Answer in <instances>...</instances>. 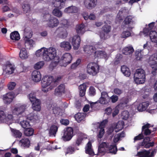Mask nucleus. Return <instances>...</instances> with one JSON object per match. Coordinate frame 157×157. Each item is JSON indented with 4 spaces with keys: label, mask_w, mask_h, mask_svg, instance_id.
<instances>
[{
    "label": "nucleus",
    "mask_w": 157,
    "mask_h": 157,
    "mask_svg": "<svg viewBox=\"0 0 157 157\" xmlns=\"http://www.w3.org/2000/svg\"><path fill=\"white\" fill-rule=\"evenodd\" d=\"M60 25L61 26L60 28H63L64 27H67L68 25V22L67 20L63 19L60 21Z\"/></svg>",
    "instance_id": "obj_55"
},
{
    "label": "nucleus",
    "mask_w": 157,
    "mask_h": 157,
    "mask_svg": "<svg viewBox=\"0 0 157 157\" xmlns=\"http://www.w3.org/2000/svg\"><path fill=\"white\" fill-rule=\"evenodd\" d=\"M108 122V120L107 119L103 120L100 123H98L99 125L98 128L100 129L99 130V133L97 135L98 139V140L99 139H101L102 138L104 134L105 131L104 128L105 127V124L107 123Z\"/></svg>",
    "instance_id": "obj_7"
},
{
    "label": "nucleus",
    "mask_w": 157,
    "mask_h": 157,
    "mask_svg": "<svg viewBox=\"0 0 157 157\" xmlns=\"http://www.w3.org/2000/svg\"><path fill=\"white\" fill-rule=\"evenodd\" d=\"M32 78L34 82H39L41 79V75L40 72L36 70L34 71L32 73Z\"/></svg>",
    "instance_id": "obj_18"
},
{
    "label": "nucleus",
    "mask_w": 157,
    "mask_h": 157,
    "mask_svg": "<svg viewBox=\"0 0 157 157\" xmlns=\"http://www.w3.org/2000/svg\"><path fill=\"white\" fill-rule=\"evenodd\" d=\"M64 11L65 13H76L78 10L76 7L75 6H71L66 8Z\"/></svg>",
    "instance_id": "obj_36"
},
{
    "label": "nucleus",
    "mask_w": 157,
    "mask_h": 157,
    "mask_svg": "<svg viewBox=\"0 0 157 157\" xmlns=\"http://www.w3.org/2000/svg\"><path fill=\"white\" fill-rule=\"evenodd\" d=\"M47 79V76H45L43 77L41 80V86L43 88L42 89V91L46 92L48 91V90L47 89L46 90L44 89L45 88L47 87L48 86L50 85L51 83L52 82V77H51V80H48V81H44V80H46Z\"/></svg>",
    "instance_id": "obj_13"
},
{
    "label": "nucleus",
    "mask_w": 157,
    "mask_h": 157,
    "mask_svg": "<svg viewBox=\"0 0 157 157\" xmlns=\"http://www.w3.org/2000/svg\"><path fill=\"white\" fill-rule=\"evenodd\" d=\"M108 145L105 142H102L98 147V151L99 153H103L107 152Z\"/></svg>",
    "instance_id": "obj_21"
},
{
    "label": "nucleus",
    "mask_w": 157,
    "mask_h": 157,
    "mask_svg": "<svg viewBox=\"0 0 157 157\" xmlns=\"http://www.w3.org/2000/svg\"><path fill=\"white\" fill-rule=\"evenodd\" d=\"M117 151V149L115 144L111 145L109 147V153H111L113 155H115Z\"/></svg>",
    "instance_id": "obj_40"
},
{
    "label": "nucleus",
    "mask_w": 157,
    "mask_h": 157,
    "mask_svg": "<svg viewBox=\"0 0 157 157\" xmlns=\"http://www.w3.org/2000/svg\"><path fill=\"white\" fill-rule=\"evenodd\" d=\"M6 114L2 110H0V121L4 122L5 121Z\"/></svg>",
    "instance_id": "obj_56"
},
{
    "label": "nucleus",
    "mask_w": 157,
    "mask_h": 157,
    "mask_svg": "<svg viewBox=\"0 0 157 157\" xmlns=\"http://www.w3.org/2000/svg\"><path fill=\"white\" fill-rule=\"evenodd\" d=\"M58 127L55 125H51L50 128L49 134L50 136H55L58 131Z\"/></svg>",
    "instance_id": "obj_29"
},
{
    "label": "nucleus",
    "mask_w": 157,
    "mask_h": 157,
    "mask_svg": "<svg viewBox=\"0 0 157 157\" xmlns=\"http://www.w3.org/2000/svg\"><path fill=\"white\" fill-rule=\"evenodd\" d=\"M60 46L61 48H63L66 51H69L71 48L70 43L68 41H64L61 42Z\"/></svg>",
    "instance_id": "obj_31"
},
{
    "label": "nucleus",
    "mask_w": 157,
    "mask_h": 157,
    "mask_svg": "<svg viewBox=\"0 0 157 157\" xmlns=\"http://www.w3.org/2000/svg\"><path fill=\"white\" fill-rule=\"evenodd\" d=\"M53 14L57 17H60L62 15V12L57 9H54L52 11Z\"/></svg>",
    "instance_id": "obj_49"
},
{
    "label": "nucleus",
    "mask_w": 157,
    "mask_h": 157,
    "mask_svg": "<svg viewBox=\"0 0 157 157\" xmlns=\"http://www.w3.org/2000/svg\"><path fill=\"white\" fill-rule=\"evenodd\" d=\"M3 70L7 74L10 75L12 74L14 71V68L13 66L11 63L10 62L7 61L4 64L3 67Z\"/></svg>",
    "instance_id": "obj_11"
},
{
    "label": "nucleus",
    "mask_w": 157,
    "mask_h": 157,
    "mask_svg": "<svg viewBox=\"0 0 157 157\" xmlns=\"http://www.w3.org/2000/svg\"><path fill=\"white\" fill-rule=\"evenodd\" d=\"M20 143L21 144V146L25 148H28L30 145V142L29 139L23 138L20 141Z\"/></svg>",
    "instance_id": "obj_35"
},
{
    "label": "nucleus",
    "mask_w": 157,
    "mask_h": 157,
    "mask_svg": "<svg viewBox=\"0 0 157 157\" xmlns=\"http://www.w3.org/2000/svg\"><path fill=\"white\" fill-rule=\"evenodd\" d=\"M53 59H54V62L49 65L50 69H53L58 63H59L60 66H61L66 67L71 63L72 56L69 53H66L63 55L60 59L56 55Z\"/></svg>",
    "instance_id": "obj_2"
},
{
    "label": "nucleus",
    "mask_w": 157,
    "mask_h": 157,
    "mask_svg": "<svg viewBox=\"0 0 157 157\" xmlns=\"http://www.w3.org/2000/svg\"><path fill=\"white\" fill-rule=\"evenodd\" d=\"M16 85V84L15 82H10L8 85V89L10 90H13Z\"/></svg>",
    "instance_id": "obj_61"
},
{
    "label": "nucleus",
    "mask_w": 157,
    "mask_h": 157,
    "mask_svg": "<svg viewBox=\"0 0 157 157\" xmlns=\"http://www.w3.org/2000/svg\"><path fill=\"white\" fill-rule=\"evenodd\" d=\"M65 86L64 84H60L55 90V94L57 96H61L65 93Z\"/></svg>",
    "instance_id": "obj_17"
},
{
    "label": "nucleus",
    "mask_w": 157,
    "mask_h": 157,
    "mask_svg": "<svg viewBox=\"0 0 157 157\" xmlns=\"http://www.w3.org/2000/svg\"><path fill=\"white\" fill-rule=\"evenodd\" d=\"M149 105L148 101L143 102L140 103L137 106V109L139 111L142 112L146 109Z\"/></svg>",
    "instance_id": "obj_25"
},
{
    "label": "nucleus",
    "mask_w": 157,
    "mask_h": 157,
    "mask_svg": "<svg viewBox=\"0 0 157 157\" xmlns=\"http://www.w3.org/2000/svg\"><path fill=\"white\" fill-rule=\"evenodd\" d=\"M121 70L123 74L126 76L128 77L131 75V71L125 65L121 67Z\"/></svg>",
    "instance_id": "obj_30"
},
{
    "label": "nucleus",
    "mask_w": 157,
    "mask_h": 157,
    "mask_svg": "<svg viewBox=\"0 0 157 157\" xmlns=\"http://www.w3.org/2000/svg\"><path fill=\"white\" fill-rule=\"evenodd\" d=\"M14 94L13 92H11L7 93L4 95L3 99L7 104H10L13 100Z\"/></svg>",
    "instance_id": "obj_19"
},
{
    "label": "nucleus",
    "mask_w": 157,
    "mask_h": 157,
    "mask_svg": "<svg viewBox=\"0 0 157 157\" xmlns=\"http://www.w3.org/2000/svg\"><path fill=\"white\" fill-rule=\"evenodd\" d=\"M84 51L86 53L91 54L92 53H94L95 49L93 46H87L84 48Z\"/></svg>",
    "instance_id": "obj_42"
},
{
    "label": "nucleus",
    "mask_w": 157,
    "mask_h": 157,
    "mask_svg": "<svg viewBox=\"0 0 157 157\" xmlns=\"http://www.w3.org/2000/svg\"><path fill=\"white\" fill-rule=\"evenodd\" d=\"M92 144L90 141H89L85 147V152L86 154H89L92 156L95 155L94 152L92 149Z\"/></svg>",
    "instance_id": "obj_24"
},
{
    "label": "nucleus",
    "mask_w": 157,
    "mask_h": 157,
    "mask_svg": "<svg viewBox=\"0 0 157 157\" xmlns=\"http://www.w3.org/2000/svg\"><path fill=\"white\" fill-rule=\"evenodd\" d=\"M87 138V135L86 134L77 136L75 142V145L78 146H79L82 143L83 140Z\"/></svg>",
    "instance_id": "obj_22"
},
{
    "label": "nucleus",
    "mask_w": 157,
    "mask_h": 157,
    "mask_svg": "<svg viewBox=\"0 0 157 157\" xmlns=\"http://www.w3.org/2000/svg\"><path fill=\"white\" fill-rule=\"evenodd\" d=\"M131 36L130 32L128 30L124 31L121 34V37L122 38H126Z\"/></svg>",
    "instance_id": "obj_53"
},
{
    "label": "nucleus",
    "mask_w": 157,
    "mask_h": 157,
    "mask_svg": "<svg viewBox=\"0 0 157 157\" xmlns=\"http://www.w3.org/2000/svg\"><path fill=\"white\" fill-rule=\"evenodd\" d=\"M145 72L143 69H137L134 74V81L137 84H143L145 82Z\"/></svg>",
    "instance_id": "obj_3"
},
{
    "label": "nucleus",
    "mask_w": 157,
    "mask_h": 157,
    "mask_svg": "<svg viewBox=\"0 0 157 157\" xmlns=\"http://www.w3.org/2000/svg\"><path fill=\"white\" fill-rule=\"evenodd\" d=\"M136 59L137 60H141L143 58V55L142 54L141 51H136L135 52Z\"/></svg>",
    "instance_id": "obj_52"
},
{
    "label": "nucleus",
    "mask_w": 157,
    "mask_h": 157,
    "mask_svg": "<svg viewBox=\"0 0 157 157\" xmlns=\"http://www.w3.org/2000/svg\"><path fill=\"white\" fill-rule=\"evenodd\" d=\"M19 56L22 59H25L28 58V55L26 49L25 48H22L20 50Z\"/></svg>",
    "instance_id": "obj_32"
},
{
    "label": "nucleus",
    "mask_w": 157,
    "mask_h": 157,
    "mask_svg": "<svg viewBox=\"0 0 157 157\" xmlns=\"http://www.w3.org/2000/svg\"><path fill=\"white\" fill-rule=\"evenodd\" d=\"M112 103H115L118 99V97L116 95H113L110 98Z\"/></svg>",
    "instance_id": "obj_64"
},
{
    "label": "nucleus",
    "mask_w": 157,
    "mask_h": 157,
    "mask_svg": "<svg viewBox=\"0 0 157 157\" xmlns=\"http://www.w3.org/2000/svg\"><path fill=\"white\" fill-rule=\"evenodd\" d=\"M22 7L24 13H28L30 11V6L27 2L24 1L22 5Z\"/></svg>",
    "instance_id": "obj_38"
},
{
    "label": "nucleus",
    "mask_w": 157,
    "mask_h": 157,
    "mask_svg": "<svg viewBox=\"0 0 157 157\" xmlns=\"http://www.w3.org/2000/svg\"><path fill=\"white\" fill-rule=\"evenodd\" d=\"M28 97L32 103V107L33 109L35 111H39L40 110V100L36 98V93L32 92L30 94Z\"/></svg>",
    "instance_id": "obj_4"
},
{
    "label": "nucleus",
    "mask_w": 157,
    "mask_h": 157,
    "mask_svg": "<svg viewBox=\"0 0 157 157\" xmlns=\"http://www.w3.org/2000/svg\"><path fill=\"white\" fill-rule=\"evenodd\" d=\"M86 116V114L84 113H78L75 115V117L78 122H80L85 118Z\"/></svg>",
    "instance_id": "obj_37"
},
{
    "label": "nucleus",
    "mask_w": 157,
    "mask_h": 157,
    "mask_svg": "<svg viewBox=\"0 0 157 157\" xmlns=\"http://www.w3.org/2000/svg\"><path fill=\"white\" fill-rule=\"evenodd\" d=\"M134 50L133 47L131 46L126 47L122 50L123 53L125 55L131 54L134 52Z\"/></svg>",
    "instance_id": "obj_27"
},
{
    "label": "nucleus",
    "mask_w": 157,
    "mask_h": 157,
    "mask_svg": "<svg viewBox=\"0 0 157 157\" xmlns=\"http://www.w3.org/2000/svg\"><path fill=\"white\" fill-rule=\"evenodd\" d=\"M149 61L157 63V53H155L151 56L149 58Z\"/></svg>",
    "instance_id": "obj_54"
},
{
    "label": "nucleus",
    "mask_w": 157,
    "mask_h": 157,
    "mask_svg": "<svg viewBox=\"0 0 157 157\" xmlns=\"http://www.w3.org/2000/svg\"><path fill=\"white\" fill-rule=\"evenodd\" d=\"M13 118V116L12 114H8L6 116V114L5 118V121L4 122H5L7 124H10L12 123V121Z\"/></svg>",
    "instance_id": "obj_45"
},
{
    "label": "nucleus",
    "mask_w": 157,
    "mask_h": 157,
    "mask_svg": "<svg viewBox=\"0 0 157 157\" xmlns=\"http://www.w3.org/2000/svg\"><path fill=\"white\" fill-rule=\"evenodd\" d=\"M99 65L97 63L90 62L87 66L86 71L90 75L95 76L99 72Z\"/></svg>",
    "instance_id": "obj_5"
},
{
    "label": "nucleus",
    "mask_w": 157,
    "mask_h": 157,
    "mask_svg": "<svg viewBox=\"0 0 157 157\" xmlns=\"http://www.w3.org/2000/svg\"><path fill=\"white\" fill-rule=\"evenodd\" d=\"M108 97L107 93L103 91L101 93V96L97 101V103L102 105H106L108 103L107 98Z\"/></svg>",
    "instance_id": "obj_16"
},
{
    "label": "nucleus",
    "mask_w": 157,
    "mask_h": 157,
    "mask_svg": "<svg viewBox=\"0 0 157 157\" xmlns=\"http://www.w3.org/2000/svg\"><path fill=\"white\" fill-rule=\"evenodd\" d=\"M114 93L117 95H120L123 93V90L118 88H116L114 89Z\"/></svg>",
    "instance_id": "obj_63"
},
{
    "label": "nucleus",
    "mask_w": 157,
    "mask_h": 157,
    "mask_svg": "<svg viewBox=\"0 0 157 157\" xmlns=\"http://www.w3.org/2000/svg\"><path fill=\"white\" fill-rule=\"evenodd\" d=\"M81 38L78 35L74 36L72 39L71 44L75 49L77 50L80 46Z\"/></svg>",
    "instance_id": "obj_12"
},
{
    "label": "nucleus",
    "mask_w": 157,
    "mask_h": 157,
    "mask_svg": "<svg viewBox=\"0 0 157 157\" xmlns=\"http://www.w3.org/2000/svg\"><path fill=\"white\" fill-rule=\"evenodd\" d=\"M150 138L149 137H146L144 139L143 141L140 143L139 146L140 147L144 146L146 148H149L153 147L154 144V142H150Z\"/></svg>",
    "instance_id": "obj_10"
},
{
    "label": "nucleus",
    "mask_w": 157,
    "mask_h": 157,
    "mask_svg": "<svg viewBox=\"0 0 157 157\" xmlns=\"http://www.w3.org/2000/svg\"><path fill=\"white\" fill-rule=\"evenodd\" d=\"M157 32L154 31H151L150 32L149 35L151 41H155V40H155L153 39V36H155V35H157Z\"/></svg>",
    "instance_id": "obj_62"
},
{
    "label": "nucleus",
    "mask_w": 157,
    "mask_h": 157,
    "mask_svg": "<svg viewBox=\"0 0 157 157\" xmlns=\"http://www.w3.org/2000/svg\"><path fill=\"white\" fill-rule=\"evenodd\" d=\"M59 23V20L54 17H51L48 21L47 25L49 27L52 28L57 27Z\"/></svg>",
    "instance_id": "obj_14"
},
{
    "label": "nucleus",
    "mask_w": 157,
    "mask_h": 157,
    "mask_svg": "<svg viewBox=\"0 0 157 157\" xmlns=\"http://www.w3.org/2000/svg\"><path fill=\"white\" fill-rule=\"evenodd\" d=\"M58 29H60L61 31L58 34V36L59 38H65L67 36V30L64 28H60V27L58 28Z\"/></svg>",
    "instance_id": "obj_34"
},
{
    "label": "nucleus",
    "mask_w": 157,
    "mask_h": 157,
    "mask_svg": "<svg viewBox=\"0 0 157 157\" xmlns=\"http://www.w3.org/2000/svg\"><path fill=\"white\" fill-rule=\"evenodd\" d=\"M89 94L90 96H94L96 94V90L93 86H90L89 88Z\"/></svg>",
    "instance_id": "obj_60"
},
{
    "label": "nucleus",
    "mask_w": 157,
    "mask_h": 157,
    "mask_svg": "<svg viewBox=\"0 0 157 157\" xmlns=\"http://www.w3.org/2000/svg\"><path fill=\"white\" fill-rule=\"evenodd\" d=\"M79 95L80 97H83L85 94L86 89V86L85 83L80 85L79 86Z\"/></svg>",
    "instance_id": "obj_33"
},
{
    "label": "nucleus",
    "mask_w": 157,
    "mask_h": 157,
    "mask_svg": "<svg viewBox=\"0 0 157 157\" xmlns=\"http://www.w3.org/2000/svg\"><path fill=\"white\" fill-rule=\"evenodd\" d=\"M10 38L12 40H18L20 39V35L17 31L12 32L10 34Z\"/></svg>",
    "instance_id": "obj_43"
},
{
    "label": "nucleus",
    "mask_w": 157,
    "mask_h": 157,
    "mask_svg": "<svg viewBox=\"0 0 157 157\" xmlns=\"http://www.w3.org/2000/svg\"><path fill=\"white\" fill-rule=\"evenodd\" d=\"M118 124L117 123H114L109 128V136L110 137V139H112L114 136V134L113 133V132L114 129L115 130V132H117L120 129L116 130L118 128L117 127Z\"/></svg>",
    "instance_id": "obj_20"
},
{
    "label": "nucleus",
    "mask_w": 157,
    "mask_h": 157,
    "mask_svg": "<svg viewBox=\"0 0 157 157\" xmlns=\"http://www.w3.org/2000/svg\"><path fill=\"white\" fill-rule=\"evenodd\" d=\"M75 151V148L72 146H68L66 149L65 151L66 155L67 154H73Z\"/></svg>",
    "instance_id": "obj_46"
},
{
    "label": "nucleus",
    "mask_w": 157,
    "mask_h": 157,
    "mask_svg": "<svg viewBox=\"0 0 157 157\" xmlns=\"http://www.w3.org/2000/svg\"><path fill=\"white\" fill-rule=\"evenodd\" d=\"M75 133L76 134L77 136L78 135H84L85 133L80 131L78 127H75L74 128V129H73Z\"/></svg>",
    "instance_id": "obj_59"
},
{
    "label": "nucleus",
    "mask_w": 157,
    "mask_h": 157,
    "mask_svg": "<svg viewBox=\"0 0 157 157\" xmlns=\"http://www.w3.org/2000/svg\"><path fill=\"white\" fill-rule=\"evenodd\" d=\"M144 138V136L142 133L139 134L138 136H136L134 139V142L138 140H140L143 139Z\"/></svg>",
    "instance_id": "obj_58"
},
{
    "label": "nucleus",
    "mask_w": 157,
    "mask_h": 157,
    "mask_svg": "<svg viewBox=\"0 0 157 157\" xmlns=\"http://www.w3.org/2000/svg\"><path fill=\"white\" fill-rule=\"evenodd\" d=\"M66 0H55L54 4V6L59 9L64 7L65 6V2Z\"/></svg>",
    "instance_id": "obj_26"
},
{
    "label": "nucleus",
    "mask_w": 157,
    "mask_h": 157,
    "mask_svg": "<svg viewBox=\"0 0 157 157\" xmlns=\"http://www.w3.org/2000/svg\"><path fill=\"white\" fill-rule=\"evenodd\" d=\"M94 56L95 58H105L107 57L106 53L105 52L101 51H95Z\"/></svg>",
    "instance_id": "obj_28"
},
{
    "label": "nucleus",
    "mask_w": 157,
    "mask_h": 157,
    "mask_svg": "<svg viewBox=\"0 0 157 157\" xmlns=\"http://www.w3.org/2000/svg\"><path fill=\"white\" fill-rule=\"evenodd\" d=\"M150 127H151V125L149 123H147L143 125L142 127L141 133H142L143 132H144L143 134L145 136L149 135L151 132V130L149 129Z\"/></svg>",
    "instance_id": "obj_23"
},
{
    "label": "nucleus",
    "mask_w": 157,
    "mask_h": 157,
    "mask_svg": "<svg viewBox=\"0 0 157 157\" xmlns=\"http://www.w3.org/2000/svg\"><path fill=\"white\" fill-rule=\"evenodd\" d=\"M133 18V17L131 15H129L126 17L123 22V27L124 28L126 27L128 29L131 30L133 27L130 26V25L132 24L134 22L132 20Z\"/></svg>",
    "instance_id": "obj_9"
},
{
    "label": "nucleus",
    "mask_w": 157,
    "mask_h": 157,
    "mask_svg": "<svg viewBox=\"0 0 157 157\" xmlns=\"http://www.w3.org/2000/svg\"><path fill=\"white\" fill-rule=\"evenodd\" d=\"M84 27L85 26L83 24L77 25L76 27L77 33L79 34H83L84 33Z\"/></svg>",
    "instance_id": "obj_41"
},
{
    "label": "nucleus",
    "mask_w": 157,
    "mask_h": 157,
    "mask_svg": "<svg viewBox=\"0 0 157 157\" xmlns=\"http://www.w3.org/2000/svg\"><path fill=\"white\" fill-rule=\"evenodd\" d=\"M26 106L25 105H16L12 110L13 115L18 116L21 114L25 110Z\"/></svg>",
    "instance_id": "obj_8"
},
{
    "label": "nucleus",
    "mask_w": 157,
    "mask_h": 157,
    "mask_svg": "<svg viewBox=\"0 0 157 157\" xmlns=\"http://www.w3.org/2000/svg\"><path fill=\"white\" fill-rule=\"evenodd\" d=\"M44 63L43 61L37 62L34 66V68L36 69H39L41 68L44 65Z\"/></svg>",
    "instance_id": "obj_50"
},
{
    "label": "nucleus",
    "mask_w": 157,
    "mask_h": 157,
    "mask_svg": "<svg viewBox=\"0 0 157 157\" xmlns=\"http://www.w3.org/2000/svg\"><path fill=\"white\" fill-rule=\"evenodd\" d=\"M36 55L37 57L42 56L44 60L49 61L53 59L56 56V50L53 47L48 48L43 47L36 51Z\"/></svg>",
    "instance_id": "obj_1"
},
{
    "label": "nucleus",
    "mask_w": 157,
    "mask_h": 157,
    "mask_svg": "<svg viewBox=\"0 0 157 157\" xmlns=\"http://www.w3.org/2000/svg\"><path fill=\"white\" fill-rule=\"evenodd\" d=\"M149 63L152 69L151 74L154 76L156 74V71L157 70V63H154L151 61H149Z\"/></svg>",
    "instance_id": "obj_39"
},
{
    "label": "nucleus",
    "mask_w": 157,
    "mask_h": 157,
    "mask_svg": "<svg viewBox=\"0 0 157 157\" xmlns=\"http://www.w3.org/2000/svg\"><path fill=\"white\" fill-rule=\"evenodd\" d=\"M20 124L22 128L24 129L28 128L30 126L29 122L27 120H23L20 122Z\"/></svg>",
    "instance_id": "obj_47"
},
{
    "label": "nucleus",
    "mask_w": 157,
    "mask_h": 157,
    "mask_svg": "<svg viewBox=\"0 0 157 157\" xmlns=\"http://www.w3.org/2000/svg\"><path fill=\"white\" fill-rule=\"evenodd\" d=\"M84 3L87 8L91 10L96 6L97 0H84Z\"/></svg>",
    "instance_id": "obj_15"
},
{
    "label": "nucleus",
    "mask_w": 157,
    "mask_h": 157,
    "mask_svg": "<svg viewBox=\"0 0 157 157\" xmlns=\"http://www.w3.org/2000/svg\"><path fill=\"white\" fill-rule=\"evenodd\" d=\"M74 130L71 127H68L64 129L63 135L62 136L63 140L65 141L70 140L74 136Z\"/></svg>",
    "instance_id": "obj_6"
},
{
    "label": "nucleus",
    "mask_w": 157,
    "mask_h": 157,
    "mask_svg": "<svg viewBox=\"0 0 157 157\" xmlns=\"http://www.w3.org/2000/svg\"><path fill=\"white\" fill-rule=\"evenodd\" d=\"M11 131L16 137L19 138L21 136L22 133L19 130L12 129Z\"/></svg>",
    "instance_id": "obj_51"
},
{
    "label": "nucleus",
    "mask_w": 157,
    "mask_h": 157,
    "mask_svg": "<svg viewBox=\"0 0 157 157\" xmlns=\"http://www.w3.org/2000/svg\"><path fill=\"white\" fill-rule=\"evenodd\" d=\"M34 131V130L33 128L29 127L25 129L24 134L27 136H30L33 135Z\"/></svg>",
    "instance_id": "obj_44"
},
{
    "label": "nucleus",
    "mask_w": 157,
    "mask_h": 157,
    "mask_svg": "<svg viewBox=\"0 0 157 157\" xmlns=\"http://www.w3.org/2000/svg\"><path fill=\"white\" fill-rule=\"evenodd\" d=\"M81 62V60L80 59H78L76 62L72 63L71 66V69L75 70L79 65Z\"/></svg>",
    "instance_id": "obj_48"
},
{
    "label": "nucleus",
    "mask_w": 157,
    "mask_h": 157,
    "mask_svg": "<svg viewBox=\"0 0 157 157\" xmlns=\"http://www.w3.org/2000/svg\"><path fill=\"white\" fill-rule=\"evenodd\" d=\"M147 151L144 150L143 151H140L137 153V155L139 157H144L145 155H147Z\"/></svg>",
    "instance_id": "obj_57"
}]
</instances>
